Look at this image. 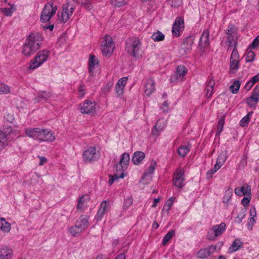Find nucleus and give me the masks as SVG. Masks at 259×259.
Listing matches in <instances>:
<instances>
[{
	"label": "nucleus",
	"mask_w": 259,
	"mask_h": 259,
	"mask_svg": "<svg viewBox=\"0 0 259 259\" xmlns=\"http://www.w3.org/2000/svg\"><path fill=\"white\" fill-rule=\"evenodd\" d=\"M141 46L140 39L132 37L126 40L125 50L130 56L138 58L142 56Z\"/></svg>",
	"instance_id": "obj_1"
},
{
	"label": "nucleus",
	"mask_w": 259,
	"mask_h": 259,
	"mask_svg": "<svg viewBox=\"0 0 259 259\" xmlns=\"http://www.w3.org/2000/svg\"><path fill=\"white\" fill-rule=\"evenodd\" d=\"M130 160V155L127 153H123L121 155L119 165H116V170L115 172L116 178L123 179L126 175L124 171L128 167Z\"/></svg>",
	"instance_id": "obj_2"
},
{
	"label": "nucleus",
	"mask_w": 259,
	"mask_h": 259,
	"mask_svg": "<svg viewBox=\"0 0 259 259\" xmlns=\"http://www.w3.org/2000/svg\"><path fill=\"white\" fill-rule=\"evenodd\" d=\"M101 49L104 56L109 57L113 54L115 44L110 35L106 34L103 37Z\"/></svg>",
	"instance_id": "obj_3"
},
{
	"label": "nucleus",
	"mask_w": 259,
	"mask_h": 259,
	"mask_svg": "<svg viewBox=\"0 0 259 259\" xmlns=\"http://www.w3.org/2000/svg\"><path fill=\"white\" fill-rule=\"evenodd\" d=\"M101 156L100 150L95 147H90L82 154L83 161L85 163H93L97 161Z\"/></svg>",
	"instance_id": "obj_4"
},
{
	"label": "nucleus",
	"mask_w": 259,
	"mask_h": 259,
	"mask_svg": "<svg viewBox=\"0 0 259 259\" xmlns=\"http://www.w3.org/2000/svg\"><path fill=\"white\" fill-rule=\"evenodd\" d=\"M71 2H68L66 6V13L67 14V18L69 19L75 8L76 4L77 2L80 3L84 8L88 10H91L92 8L91 0H72Z\"/></svg>",
	"instance_id": "obj_5"
},
{
	"label": "nucleus",
	"mask_w": 259,
	"mask_h": 259,
	"mask_svg": "<svg viewBox=\"0 0 259 259\" xmlns=\"http://www.w3.org/2000/svg\"><path fill=\"white\" fill-rule=\"evenodd\" d=\"M49 54V52L47 50H43L39 52L37 56L31 60L29 69H34L40 66L44 62L48 60Z\"/></svg>",
	"instance_id": "obj_6"
},
{
	"label": "nucleus",
	"mask_w": 259,
	"mask_h": 259,
	"mask_svg": "<svg viewBox=\"0 0 259 259\" xmlns=\"http://www.w3.org/2000/svg\"><path fill=\"white\" fill-rule=\"evenodd\" d=\"M57 9L53 7L51 3L47 4L44 8L40 16V20L43 23L49 21L51 17L56 13Z\"/></svg>",
	"instance_id": "obj_7"
},
{
	"label": "nucleus",
	"mask_w": 259,
	"mask_h": 259,
	"mask_svg": "<svg viewBox=\"0 0 259 259\" xmlns=\"http://www.w3.org/2000/svg\"><path fill=\"white\" fill-rule=\"evenodd\" d=\"M226 227L225 223L213 226L207 233V238L209 240H214L216 237L223 234L226 229Z\"/></svg>",
	"instance_id": "obj_8"
},
{
	"label": "nucleus",
	"mask_w": 259,
	"mask_h": 259,
	"mask_svg": "<svg viewBox=\"0 0 259 259\" xmlns=\"http://www.w3.org/2000/svg\"><path fill=\"white\" fill-rule=\"evenodd\" d=\"M42 40L41 35L38 32H32L27 37L26 42L37 50L40 48Z\"/></svg>",
	"instance_id": "obj_9"
},
{
	"label": "nucleus",
	"mask_w": 259,
	"mask_h": 259,
	"mask_svg": "<svg viewBox=\"0 0 259 259\" xmlns=\"http://www.w3.org/2000/svg\"><path fill=\"white\" fill-rule=\"evenodd\" d=\"M239 55L237 49H233L230 59V71L236 73L239 66Z\"/></svg>",
	"instance_id": "obj_10"
},
{
	"label": "nucleus",
	"mask_w": 259,
	"mask_h": 259,
	"mask_svg": "<svg viewBox=\"0 0 259 259\" xmlns=\"http://www.w3.org/2000/svg\"><path fill=\"white\" fill-rule=\"evenodd\" d=\"M173 184L179 189H182L185 185L184 170L178 168L173 176Z\"/></svg>",
	"instance_id": "obj_11"
},
{
	"label": "nucleus",
	"mask_w": 259,
	"mask_h": 259,
	"mask_svg": "<svg viewBox=\"0 0 259 259\" xmlns=\"http://www.w3.org/2000/svg\"><path fill=\"white\" fill-rule=\"evenodd\" d=\"M80 110L82 114L93 115L96 112L95 104L89 100H85L79 105Z\"/></svg>",
	"instance_id": "obj_12"
},
{
	"label": "nucleus",
	"mask_w": 259,
	"mask_h": 259,
	"mask_svg": "<svg viewBox=\"0 0 259 259\" xmlns=\"http://www.w3.org/2000/svg\"><path fill=\"white\" fill-rule=\"evenodd\" d=\"M184 29V21L183 17L176 19L172 28V33L174 36L178 37Z\"/></svg>",
	"instance_id": "obj_13"
},
{
	"label": "nucleus",
	"mask_w": 259,
	"mask_h": 259,
	"mask_svg": "<svg viewBox=\"0 0 259 259\" xmlns=\"http://www.w3.org/2000/svg\"><path fill=\"white\" fill-rule=\"evenodd\" d=\"M11 132L10 127L0 128V151L8 144V136Z\"/></svg>",
	"instance_id": "obj_14"
},
{
	"label": "nucleus",
	"mask_w": 259,
	"mask_h": 259,
	"mask_svg": "<svg viewBox=\"0 0 259 259\" xmlns=\"http://www.w3.org/2000/svg\"><path fill=\"white\" fill-rule=\"evenodd\" d=\"M41 129L38 127L28 128L25 131L26 135L29 138L37 140L40 141L41 138Z\"/></svg>",
	"instance_id": "obj_15"
},
{
	"label": "nucleus",
	"mask_w": 259,
	"mask_h": 259,
	"mask_svg": "<svg viewBox=\"0 0 259 259\" xmlns=\"http://www.w3.org/2000/svg\"><path fill=\"white\" fill-rule=\"evenodd\" d=\"M216 248V246L213 245H210L208 247L202 248L198 251L197 256L199 258H205L214 252Z\"/></svg>",
	"instance_id": "obj_16"
},
{
	"label": "nucleus",
	"mask_w": 259,
	"mask_h": 259,
	"mask_svg": "<svg viewBox=\"0 0 259 259\" xmlns=\"http://www.w3.org/2000/svg\"><path fill=\"white\" fill-rule=\"evenodd\" d=\"M109 203L106 200L103 201L100 205L95 217V219L97 221H100L103 218L104 214L109 210Z\"/></svg>",
	"instance_id": "obj_17"
},
{
	"label": "nucleus",
	"mask_w": 259,
	"mask_h": 259,
	"mask_svg": "<svg viewBox=\"0 0 259 259\" xmlns=\"http://www.w3.org/2000/svg\"><path fill=\"white\" fill-rule=\"evenodd\" d=\"M155 83L152 78H148L144 83V93L147 96H150L155 90Z\"/></svg>",
	"instance_id": "obj_18"
},
{
	"label": "nucleus",
	"mask_w": 259,
	"mask_h": 259,
	"mask_svg": "<svg viewBox=\"0 0 259 259\" xmlns=\"http://www.w3.org/2000/svg\"><path fill=\"white\" fill-rule=\"evenodd\" d=\"M166 124V120L164 118L159 119L154 127L152 128V133L153 135L158 136L159 133L163 131Z\"/></svg>",
	"instance_id": "obj_19"
},
{
	"label": "nucleus",
	"mask_w": 259,
	"mask_h": 259,
	"mask_svg": "<svg viewBox=\"0 0 259 259\" xmlns=\"http://www.w3.org/2000/svg\"><path fill=\"white\" fill-rule=\"evenodd\" d=\"M235 193L237 196H251V188L248 185H244L241 187H237L235 189Z\"/></svg>",
	"instance_id": "obj_20"
},
{
	"label": "nucleus",
	"mask_w": 259,
	"mask_h": 259,
	"mask_svg": "<svg viewBox=\"0 0 259 259\" xmlns=\"http://www.w3.org/2000/svg\"><path fill=\"white\" fill-rule=\"evenodd\" d=\"M40 141L52 142L55 139L54 133L48 129H41Z\"/></svg>",
	"instance_id": "obj_21"
},
{
	"label": "nucleus",
	"mask_w": 259,
	"mask_h": 259,
	"mask_svg": "<svg viewBox=\"0 0 259 259\" xmlns=\"http://www.w3.org/2000/svg\"><path fill=\"white\" fill-rule=\"evenodd\" d=\"M209 30L208 29L204 30L199 39V46L201 48H205L209 46Z\"/></svg>",
	"instance_id": "obj_22"
},
{
	"label": "nucleus",
	"mask_w": 259,
	"mask_h": 259,
	"mask_svg": "<svg viewBox=\"0 0 259 259\" xmlns=\"http://www.w3.org/2000/svg\"><path fill=\"white\" fill-rule=\"evenodd\" d=\"M12 250L6 246H0V259H12Z\"/></svg>",
	"instance_id": "obj_23"
},
{
	"label": "nucleus",
	"mask_w": 259,
	"mask_h": 259,
	"mask_svg": "<svg viewBox=\"0 0 259 259\" xmlns=\"http://www.w3.org/2000/svg\"><path fill=\"white\" fill-rule=\"evenodd\" d=\"M89 217L87 215H81L76 220L75 224L80 227L82 230H85L89 225Z\"/></svg>",
	"instance_id": "obj_24"
},
{
	"label": "nucleus",
	"mask_w": 259,
	"mask_h": 259,
	"mask_svg": "<svg viewBox=\"0 0 259 259\" xmlns=\"http://www.w3.org/2000/svg\"><path fill=\"white\" fill-rule=\"evenodd\" d=\"M145 157V154L142 151L135 152L132 158V161L135 165H138Z\"/></svg>",
	"instance_id": "obj_25"
},
{
	"label": "nucleus",
	"mask_w": 259,
	"mask_h": 259,
	"mask_svg": "<svg viewBox=\"0 0 259 259\" xmlns=\"http://www.w3.org/2000/svg\"><path fill=\"white\" fill-rule=\"evenodd\" d=\"M206 96L207 98H210L213 93V87L215 85V82L214 79L211 77L206 82Z\"/></svg>",
	"instance_id": "obj_26"
},
{
	"label": "nucleus",
	"mask_w": 259,
	"mask_h": 259,
	"mask_svg": "<svg viewBox=\"0 0 259 259\" xmlns=\"http://www.w3.org/2000/svg\"><path fill=\"white\" fill-rule=\"evenodd\" d=\"M193 38L192 36L187 37L183 40V49L185 50V53H188L191 49L192 46L193 44Z\"/></svg>",
	"instance_id": "obj_27"
},
{
	"label": "nucleus",
	"mask_w": 259,
	"mask_h": 259,
	"mask_svg": "<svg viewBox=\"0 0 259 259\" xmlns=\"http://www.w3.org/2000/svg\"><path fill=\"white\" fill-rule=\"evenodd\" d=\"M156 165V162L154 160H152L150 162V164L149 166L145 170L143 176L142 177V179H144L146 177H149L152 175L154 172V171L155 169V166Z\"/></svg>",
	"instance_id": "obj_28"
},
{
	"label": "nucleus",
	"mask_w": 259,
	"mask_h": 259,
	"mask_svg": "<svg viewBox=\"0 0 259 259\" xmlns=\"http://www.w3.org/2000/svg\"><path fill=\"white\" fill-rule=\"evenodd\" d=\"M37 50L25 42L23 46L22 53L25 56H30L34 53Z\"/></svg>",
	"instance_id": "obj_29"
},
{
	"label": "nucleus",
	"mask_w": 259,
	"mask_h": 259,
	"mask_svg": "<svg viewBox=\"0 0 259 259\" xmlns=\"http://www.w3.org/2000/svg\"><path fill=\"white\" fill-rule=\"evenodd\" d=\"M11 229V224L4 218H0V230L4 233H9Z\"/></svg>",
	"instance_id": "obj_30"
},
{
	"label": "nucleus",
	"mask_w": 259,
	"mask_h": 259,
	"mask_svg": "<svg viewBox=\"0 0 259 259\" xmlns=\"http://www.w3.org/2000/svg\"><path fill=\"white\" fill-rule=\"evenodd\" d=\"M242 246V243L238 239H236L233 241L231 246L228 249L229 253H233L239 250Z\"/></svg>",
	"instance_id": "obj_31"
},
{
	"label": "nucleus",
	"mask_w": 259,
	"mask_h": 259,
	"mask_svg": "<svg viewBox=\"0 0 259 259\" xmlns=\"http://www.w3.org/2000/svg\"><path fill=\"white\" fill-rule=\"evenodd\" d=\"M237 39V34L227 35V40L226 42L229 47H233V49H237L236 45Z\"/></svg>",
	"instance_id": "obj_32"
},
{
	"label": "nucleus",
	"mask_w": 259,
	"mask_h": 259,
	"mask_svg": "<svg viewBox=\"0 0 259 259\" xmlns=\"http://www.w3.org/2000/svg\"><path fill=\"white\" fill-rule=\"evenodd\" d=\"M52 97V94L50 92H42L35 98V102H39L42 100L47 101Z\"/></svg>",
	"instance_id": "obj_33"
},
{
	"label": "nucleus",
	"mask_w": 259,
	"mask_h": 259,
	"mask_svg": "<svg viewBox=\"0 0 259 259\" xmlns=\"http://www.w3.org/2000/svg\"><path fill=\"white\" fill-rule=\"evenodd\" d=\"M89 201V197L88 196H81L78 201L77 204V209L79 210L83 209L87 205V203Z\"/></svg>",
	"instance_id": "obj_34"
},
{
	"label": "nucleus",
	"mask_w": 259,
	"mask_h": 259,
	"mask_svg": "<svg viewBox=\"0 0 259 259\" xmlns=\"http://www.w3.org/2000/svg\"><path fill=\"white\" fill-rule=\"evenodd\" d=\"M227 158V155L226 153L224 152H221L217 159L216 163L215 165L219 166V167L221 168L225 163Z\"/></svg>",
	"instance_id": "obj_35"
},
{
	"label": "nucleus",
	"mask_w": 259,
	"mask_h": 259,
	"mask_svg": "<svg viewBox=\"0 0 259 259\" xmlns=\"http://www.w3.org/2000/svg\"><path fill=\"white\" fill-rule=\"evenodd\" d=\"M82 232V229L76 224L68 229V232L73 236H77Z\"/></svg>",
	"instance_id": "obj_36"
},
{
	"label": "nucleus",
	"mask_w": 259,
	"mask_h": 259,
	"mask_svg": "<svg viewBox=\"0 0 259 259\" xmlns=\"http://www.w3.org/2000/svg\"><path fill=\"white\" fill-rule=\"evenodd\" d=\"M98 63V58L94 55H90L89 61V69L92 72L95 66Z\"/></svg>",
	"instance_id": "obj_37"
},
{
	"label": "nucleus",
	"mask_w": 259,
	"mask_h": 259,
	"mask_svg": "<svg viewBox=\"0 0 259 259\" xmlns=\"http://www.w3.org/2000/svg\"><path fill=\"white\" fill-rule=\"evenodd\" d=\"M246 212V208H241L238 211L236 217L235 218L234 222L237 224H240L241 223L242 219L245 215Z\"/></svg>",
	"instance_id": "obj_38"
},
{
	"label": "nucleus",
	"mask_w": 259,
	"mask_h": 259,
	"mask_svg": "<svg viewBox=\"0 0 259 259\" xmlns=\"http://www.w3.org/2000/svg\"><path fill=\"white\" fill-rule=\"evenodd\" d=\"M190 151V148L188 146L182 145L178 149V154L181 157H185Z\"/></svg>",
	"instance_id": "obj_39"
},
{
	"label": "nucleus",
	"mask_w": 259,
	"mask_h": 259,
	"mask_svg": "<svg viewBox=\"0 0 259 259\" xmlns=\"http://www.w3.org/2000/svg\"><path fill=\"white\" fill-rule=\"evenodd\" d=\"M175 235V231L174 230H169L167 234L163 237L162 240V244L166 245L169 240Z\"/></svg>",
	"instance_id": "obj_40"
},
{
	"label": "nucleus",
	"mask_w": 259,
	"mask_h": 259,
	"mask_svg": "<svg viewBox=\"0 0 259 259\" xmlns=\"http://www.w3.org/2000/svg\"><path fill=\"white\" fill-rule=\"evenodd\" d=\"M164 35L160 31H157L154 32L151 36L152 39L154 41H160L164 39Z\"/></svg>",
	"instance_id": "obj_41"
},
{
	"label": "nucleus",
	"mask_w": 259,
	"mask_h": 259,
	"mask_svg": "<svg viewBox=\"0 0 259 259\" xmlns=\"http://www.w3.org/2000/svg\"><path fill=\"white\" fill-rule=\"evenodd\" d=\"M253 112H248L246 115L243 117L240 121V125L242 127L246 126L250 121V117L252 114Z\"/></svg>",
	"instance_id": "obj_42"
},
{
	"label": "nucleus",
	"mask_w": 259,
	"mask_h": 259,
	"mask_svg": "<svg viewBox=\"0 0 259 259\" xmlns=\"http://www.w3.org/2000/svg\"><path fill=\"white\" fill-rule=\"evenodd\" d=\"M237 27L232 24H229L226 30L227 35L237 34Z\"/></svg>",
	"instance_id": "obj_43"
},
{
	"label": "nucleus",
	"mask_w": 259,
	"mask_h": 259,
	"mask_svg": "<svg viewBox=\"0 0 259 259\" xmlns=\"http://www.w3.org/2000/svg\"><path fill=\"white\" fill-rule=\"evenodd\" d=\"M175 200V197H171L169 198L165 202L163 206V210H165L166 212H168L170 209Z\"/></svg>",
	"instance_id": "obj_44"
},
{
	"label": "nucleus",
	"mask_w": 259,
	"mask_h": 259,
	"mask_svg": "<svg viewBox=\"0 0 259 259\" xmlns=\"http://www.w3.org/2000/svg\"><path fill=\"white\" fill-rule=\"evenodd\" d=\"M15 11V9L12 7L9 8H2L0 9V11L6 16H11L13 13Z\"/></svg>",
	"instance_id": "obj_45"
},
{
	"label": "nucleus",
	"mask_w": 259,
	"mask_h": 259,
	"mask_svg": "<svg viewBox=\"0 0 259 259\" xmlns=\"http://www.w3.org/2000/svg\"><path fill=\"white\" fill-rule=\"evenodd\" d=\"M240 83L239 81H235L230 88V91L233 94H236L239 89Z\"/></svg>",
	"instance_id": "obj_46"
},
{
	"label": "nucleus",
	"mask_w": 259,
	"mask_h": 259,
	"mask_svg": "<svg viewBox=\"0 0 259 259\" xmlns=\"http://www.w3.org/2000/svg\"><path fill=\"white\" fill-rule=\"evenodd\" d=\"M177 74L179 75L180 77H183L187 72V68L183 65L179 66L177 68Z\"/></svg>",
	"instance_id": "obj_47"
},
{
	"label": "nucleus",
	"mask_w": 259,
	"mask_h": 259,
	"mask_svg": "<svg viewBox=\"0 0 259 259\" xmlns=\"http://www.w3.org/2000/svg\"><path fill=\"white\" fill-rule=\"evenodd\" d=\"M225 120L223 118L219 119L218 123V129L216 133V136H219L223 130Z\"/></svg>",
	"instance_id": "obj_48"
},
{
	"label": "nucleus",
	"mask_w": 259,
	"mask_h": 259,
	"mask_svg": "<svg viewBox=\"0 0 259 259\" xmlns=\"http://www.w3.org/2000/svg\"><path fill=\"white\" fill-rule=\"evenodd\" d=\"M246 102L249 106L255 107L258 102L256 98L250 96L246 99Z\"/></svg>",
	"instance_id": "obj_49"
},
{
	"label": "nucleus",
	"mask_w": 259,
	"mask_h": 259,
	"mask_svg": "<svg viewBox=\"0 0 259 259\" xmlns=\"http://www.w3.org/2000/svg\"><path fill=\"white\" fill-rule=\"evenodd\" d=\"M220 168L216 165H214L213 168L209 170L206 173V179L210 180L212 178L213 175L218 171Z\"/></svg>",
	"instance_id": "obj_50"
},
{
	"label": "nucleus",
	"mask_w": 259,
	"mask_h": 259,
	"mask_svg": "<svg viewBox=\"0 0 259 259\" xmlns=\"http://www.w3.org/2000/svg\"><path fill=\"white\" fill-rule=\"evenodd\" d=\"M171 7L178 8L182 4V0H167Z\"/></svg>",
	"instance_id": "obj_51"
},
{
	"label": "nucleus",
	"mask_w": 259,
	"mask_h": 259,
	"mask_svg": "<svg viewBox=\"0 0 259 259\" xmlns=\"http://www.w3.org/2000/svg\"><path fill=\"white\" fill-rule=\"evenodd\" d=\"M10 92L9 86L4 84L0 83V94H7Z\"/></svg>",
	"instance_id": "obj_52"
},
{
	"label": "nucleus",
	"mask_w": 259,
	"mask_h": 259,
	"mask_svg": "<svg viewBox=\"0 0 259 259\" xmlns=\"http://www.w3.org/2000/svg\"><path fill=\"white\" fill-rule=\"evenodd\" d=\"M255 58V53L252 51H249L246 56V61L247 62H252Z\"/></svg>",
	"instance_id": "obj_53"
},
{
	"label": "nucleus",
	"mask_w": 259,
	"mask_h": 259,
	"mask_svg": "<svg viewBox=\"0 0 259 259\" xmlns=\"http://www.w3.org/2000/svg\"><path fill=\"white\" fill-rule=\"evenodd\" d=\"M133 202V198L131 197H128L126 198L123 202V207L124 208H127Z\"/></svg>",
	"instance_id": "obj_54"
},
{
	"label": "nucleus",
	"mask_w": 259,
	"mask_h": 259,
	"mask_svg": "<svg viewBox=\"0 0 259 259\" xmlns=\"http://www.w3.org/2000/svg\"><path fill=\"white\" fill-rule=\"evenodd\" d=\"M6 121L10 123H12L15 120L14 115L12 113H7L4 117Z\"/></svg>",
	"instance_id": "obj_55"
},
{
	"label": "nucleus",
	"mask_w": 259,
	"mask_h": 259,
	"mask_svg": "<svg viewBox=\"0 0 259 259\" xmlns=\"http://www.w3.org/2000/svg\"><path fill=\"white\" fill-rule=\"evenodd\" d=\"M113 84V83L111 81L107 82L105 86L103 88V92L105 93L109 92L110 91L111 88L112 87Z\"/></svg>",
	"instance_id": "obj_56"
},
{
	"label": "nucleus",
	"mask_w": 259,
	"mask_h": 259,
	"mask_svg": "<svg viewBox=\"0 0 259 259\" xmlns=\"http://www.w3.org/2000/svg\"><path fill=\"white\" fill-rule=\"evenodd\" d=\"M78 95L80 97H83L85 94V86L83 85H80L78 88Z\"/></svg>",
	"instance_id": "obj_57"
},
{
	"label": "nucleus",
	"mask_w": 259,
	"mask_h": 259,
	"mask_svg": "<svg viewBox=\"0 0 259 259\" xmlns=\"http://www.w3.org/2000/svg\"><path fill=\"white\" fill-rule=\"evenodd\" d=\"M127 80V77H122L118 80L116 84H117L118 85H119L120 87H122L124 88L125 85L126 84Z\"/></svg>",
	"instance_id": "obj_58"
},
{
	"label": "nucleus",
	"mask_w": 259,
	"mask_h": 259,
	"mask_svg": "<svg viewBox=\"0 0 259 259\" xmlns=\"http://www.w3.org/2000/svg\"><path fill=\"white\" fill-rule=\"evenodd\" d=\"M258 46H259V35L253 40L252 44L250 45V47L255 48Z\"/></svg>",
	"instance_id": "obj_59"
},
{
	"label": "nucleus",
	"mask_w": 259,
	"mask_h": 259,
	"mask_svg": "<svg viewBox=\"0 0 259 259\" xmlns=\"http://www.w3.org/2000/svg\"><path fill=\"white\" fill-rule=\"evenodd\" d=\"M124 88L118 85L117 84L116 85V93L118 97L122 95Z\"/></svg>",
	"instance_id": "obj_60"
},
{
	"label": "nucleus",
	"mask_w": 259,
	"mask_h": 259,
	"mask_svg": "<svg viewBox=\"0 0 259 259\" xmlns=\"http://www.w3.org/2000/svg\"><path fill=\"white\" fill-rule=\"evenodd\" d=\"M251 199V196H245L241 200L242 204L244 206H247Z\"/></svg>",
	"instance_id": "obj_61"
},
{
	"label": "nucleus",
	"mask_w": 259,
	"mask_h": 259,
	"mask_svg": "<svg viewBox=\"0 0 259 259\" xmlns=\"http://www.w3.org/2000/svg\"><path fill=\"white\" fill-rule=\"evenodd\" d=\"M127 0H115V5L118 7H120L123 5H124L126 2Z\"/></svg>",
	"instance_id": "obj_62"
},
{
	"label": "nucleus",
	"mask_w": 259,
	"mask_h": 259,
	"mask_svg": "<svg viewBox=\"0 0 259 259\" xmlns=\"http://www.w3.org/2000/svg\"><path fill=\"white\" fill-rule=\"evenodd\" d=\"M254 83H253V81L250 79L247 82L245 85V89L247 91H249L253 85Z\"/></svg>",
	"instance_id": "obj_63"
},
{
	"label": "nucleus",
	"mask_w": 259,
	"mask_h": 259,
	"mask_svg": "<svg viewBox=\"0 0 259 259\" xmlns=\"http://www.w3.org/2000/svg\"><path fill=\"white\" fill-rule=\"evenodd\" d=\"M41 27L44 30L49 29L50 31H52L54 29V25L46 24L44 25H42Z\"/></svg>",
	"instance_id": "obj_64"
}]
</instances>
